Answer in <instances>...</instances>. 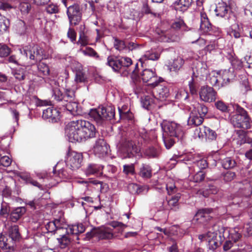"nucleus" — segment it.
Wrapping results in <instances>:
<instances>
[{"label": "nucleus", "mask_w": 252, "mask_h": 252, "mask_svg": "<svg viewBox=\"0 0 252 252\" xmlns=\"http://www.w3.org/2000/svg\"><path fill=\"white\" fill-rule=\"evenodd\" d=\"M53 95L52 96L56 101V106L61 111H68L72 115L78 114V103L75 100L74 92L70 89H66L63 94L59 88L58 83L55 80L50 83Z\"/></svg>", "instance_id": "nucleus-1"}, {"label": "nucleus", "mask_w": 252, "mask_h": 252, "mask_svg": "<svg viewBox=\"0 0 252 252\" xmlns=\"http://www.w3.org/2000/svg\"><path fill=\"white\" fill-rule=\"evenodd\" d=\"M89 115L94 120L97 125L102 126L106 121L114 118L115 109L111 106H99L96 109H91Z\"/></svg>", "instance_id": "nucleus-2"}, {"label": "nucleus", "mask_w": 252, "mask_h": 252, "mask_svg": "<svg viewBox=\"0 0 252 252\" xmlns=\"http://www.w3.org/2000/svg\"><path fill=\"white\" fill-rule=\"evenodd\" d=\"M236 113L231 118V123L235 127L248 129L250 127V121L247 112L238 105L234 106Z\"/></svg>", "instance_id": "nucleus-3"}, {"label": "nucleus", "mask_w": 252, "mask_h": 252, "mask_svg": "<svg viewBox=\"0 0 252 252\" xmlns=\"http://www.w3.org/2000/svg\"><path fill=\"white\" fill-rule=\"evenodd\" d=\"M81 120L71 121L66 126L65 132L70 142H81L85 140V137H81V133L83 131V128L78 126L80 125Z\"/></svg>", "instance_id": "nucleus-4"}, {"label": "nucleus", "mask_w": 252, "mask_h": 252, "mask_svg": "<svg viewBox=\"0 0 252 252\" xmlns=\"http://www.w3.org/2000/svg\"><path fill=\"white\" fill-rule=\"evenodd\" d=\"M163 134L174 137L177 139H182L184 136V131L182 127L174 122L163 121L161 124Z\"/></svg>", "instance_id": "nucleus-5"}, {"label": "nucleus", "mask_w": 252, "mask_h": 252, "mask_svg": "<svg viewBox=\"0 0 252 252\" xmlns=\"http://www.w3.org/2000/svg\"><path fill=\"white\" fill-rule=\"evenodd\" d=\"M120 151L122 158H133L140 150L133 141L126 138L122 140Z\"/></svg>", "instance_id": "nucleus-6"}, {"label": "nucleus", "mask_w": 252, "mask_h": 252, "mask_svg": "<svg viewBox=\"0 0 252 252\" xmlns=\"http://www.w3.org/2000/svg\"><path fill=\"white\" fill-rule=\"evenodd\" d=\"M20 51L21 54L25 56L27 58L29 56L30 60L35 62L41 61L45 57L43 49L37 45L25 46Z\"/></svg>", "instance_id": "nucleus-7"}, {"label": "nucleus", "mask_w": 252, "mask_h": 252, "mask_svg": "<svg viewBox=\"0 0 252 252\" xmlns=\"http://www.w3.org/2000/svg\"><path fill=\"white\" fill-rule=\"evenodd\" d=\"M107 64L115 71H119L121 69L130 66L132 64V60L128 57L117 58L110 56L107 58Z\"/></svg>", "instance_id": "nucleus-8"}, {"label": "nucleus", "mask_w": 252, "mask_h": 252, "mask_svg": "<svg viewBox=\"0 0 252 252\" xmlns=\"http://www.w3.org/2000/svg\"><path fill=\"white\" fill-rule=\"evenodd\" d=\"M83 157L82 154L73 151H69L66 157V164L70 169L75 170L82 164Z\"/></svg>", "instance_id": "nucleus-9"}, {"label": "nucleus", "mask_w": 252, "mask_h": 252, "mask_svg": "<svg viewBox=\"0 0 252 252\" xmlns=\"http://www.w3.org/2000/svg\"><path fill=\"white\" fill-rule=\"evenodd\" d=\"M67 14L70 25L76 26L79 24L82 19V12L78 4H73L67 7Z\"/></svg>", "instance_id": "nucleus-10"}, {"label": "nucleus", "mask_w": 252, "mask_h": 252, "mask_svg": "<svg viewBox=\"0 0 252 252\" xmlns=\"http://www.w3.org/2000/svg\"><path fill=\"white\" fill-rule=\"evenodd\" d=\"M143 82L148 83V85L154 87L162 81V78L158 77L155 71L151 69H145L140 74Z\"/></svg>", "instance_id": "nucleus-11"}, {"label": "nucleus", "mask_w": 252, "mask_h": 252, "mask_svg": "<svg viewBox=\"0 0 252 252\" xmlns=\"http://www.w3.org/2000/svg\"><path fill=\"white\" fill-rule=\"evenodd\" d=\"M88 239L95 238L98 240H108L112 239L113 233L109 228H101L94 229L86 234Z\"/></svg>", "instance_id": "nucleus-12"}, {"label": "nucleus", "mask_w": 252, "mask_h": 252, "mask_svg": "<svg viewBox=\"0 0 252 252\" xmlns=\"http://www.w3.org/2000/svg\"><path fill=\"white\" fill-rule=\"evenodd\" d=\"M80 120V125H79L78 126L83 128V131L81 133V137H85L86 139L94 137L96 133V129L94 125L89 121L83 120Z\"/></svg>", "instance_id": "nucleus-13"}, {"label": "nucleus", "mask_w": 252, "mask_h": 252, "mask_svg": "<svg viewBox=\"0 0 252 252\" xmlns=\"http://www.w3.org/2000/svg\"><path fill=\"white\" fill-rule=\"evenodd\" d=\"M199 95L203 101L212 102L216 99L217 93L212 87L206 86L201 87Z\"/></svg>", "instance_id": "nucleus-14"}, {"label": "nucleus", "mask_w": 252, "mask_h": 252, "mask_svg": "<svg viewBox=\"0 0 252 252\" xmlns=\"http://www.w3.org/2000/svg\"><path fill=\"white\" fill-rule=\"evenodd\" d=\"M108 146L103 139H98L94 146V152L99 157H103L107 154Z\"/></svg>", "instance_id": "nucleus-15"}, {"label": "nucleus", "mask_w": 252, "mask_h": 252, "mask_svg": "<svg viewBox=\"0 0 252 252\" xmlns=\"http://www.w3.org/2000/svg\"><path fill=\"white\" fill-rule=\"evenodd\" d=\"M153 87L155 88L153 93L157 99L163 100L169 96V90L166 86L159 85L158 83Z\"/></svg>", "instance_id": "nucleus-16"}, {"label": "nucleus", "mask_w": 252, "mask_h": 252, "mask_svg": "<svg viewBox=\"0 0 252 252\" xmlns=\"http://www.w3.org/2000/svg\"><path fill=\"white\" fill-rule=\"evenodd\" d=\"M42 117L44 119H49L52 123H55L60 119L59 112L56 109L49 107L43 110Z\"/></svg>", "instance_id": "nucleus-17"}, {"label": "nucleus", "mask_w": 252, "mask_h": 252, "mask_svg": "<svg viewBox=\"0 0 252 252\" xmlns=\"http://www.w3.org/2000/svg\"><path fill=\"white\" fill-rule=\"evenodd\" d=\"M200 29L204 32H207L211 29V24L209 20L206 13L204 11L203 8L200 12Z\"/></svg>", "instance_id": "nucleus-18"}, {"label": "nucleus", "mask_w": 252, "mask_h": 252, "mask_svg": "<svg viewBox=\"0 0 252 252\" xmlns=\"http://www.w3.org/2000/svg\"><path fill=\"white\" fill-rule=\"evenodd\" d=\"M131 78L132 80L131 85L135 94L140 93L142 92V84L138 76L137 75L135 69L132 71Z\"/></svg>", "instance_id": "nucleus-19"}, {"label": "nucleus", "mask_w": 252, "mask_h": 252, "mask_svg": "<svg viewBox=\"0 0 252 252\" xmlns=\"http://www.w3.org/2000/svg\"><path fill=\"white\" fill-rule=\"evenodd\" d=\"M209 213L205 210L198 211L193 218V221L199 223H204L211 219Z\"/></svg>", "instance_id": "nucleus-20"}, {"label": "nucleus", "mask_w": 252, "mask_h": 252, "mask_svg": "<svg viewBox=\"0 0 252 252\" xmlns=\"http://www.w3.org/2000/svg\"><path fill=\"white\" fill-rule=\"evenodd\" d=\"M160 154V148L157 145L149 146L144 152L145 155L150 158H157Z\"/></svg>", "instance_id": "nucleus-21"}, {"label": "nucleus", "mask_w": 252, "mask_h": 252, "mask_svg": "<svg viewBox=\"0 0 252 252\" xmlns=\"http://www.w3.org/2000/svg\"><path fill=\"white\" fill-rule=\"evenodd\" d=\"M217 234L215 232H209L208 233V243L209 249L215 250L220 244L218 240Z\"/></svg>", "instance_id": "nucleus-22"}, {"label": "nucleus", "mask_w": 252, "mask_h": 252, "mask_svg": "<svg viewBox=\"0 0 252 252\" xmlns=\"http://www.w3.org/2000/svg\"><path fill=\"white\" fill-rule=\"evenodd\" d=\"M192 0H178L174 3L176 10L184 12L191 5Z\"/></svg>", "instance_id": "nucleus-23"}, {"label": "nucleus", "mask_w": 252, "mask_h": 252, "mask_svg": "<svg viewBox=\"0 0 252 252\" xmlns=\"http://www.w3.org/2000/svg\"><path fill=\"white\" fill-rule=\"evenodd\" d=\"M219 72L220 73V79L222 80L221 82H220V87L227 85L230 82V81L233 79L234 75L232 72L228 70L220 71Z\"/></svg>", "instance_id": "nucleus-24"}, {"label": "nucleus", "mask_w": 252, "mask_h": 252, "mask_svg": "<svg viewBox=\"0 0 252 252\" xmlns=\"http://www.w3.org/2000/svg\"><path fill=\"white\" fill-rule=\"evenodd\" d=\"M85 230V226L82 223L68 226L66 228V233L67 234H75L82 233Z\"/></svg>", "instance_id": "nucleus-25"}, {"label": "nucleus", "mask_w": 252, "mask_h": 252, "mask_svg": "<svg viewBox=\"0 0 252 252\" xmlns=\"http://www.w3.org/2000/svg\"><path fill=\"white\" fill-rule=\"evenodd\" d=\"M203 121V118L202 116H200L198 114L192 112L188 119V123L189 125L198 126L202 123Z\"/></svg>", "instance_id": "nucleus-26"}, {"label": "nucleus", "mask_w": 252, "mask_h": 252, "mask_svg": "<svg viewBox=\"0 0 252 252\" xmlns=\"http://www.w3.org/2000/svg\"><path fill=\"white\" fill-rule=\"evenodd\" d=\"M220 72H212L209 75L207 79V81L212 86L220 87V82H221V80H220Z\"/></svg>", "instance_id": "nucleus-27"}, {"label": "nucleus", "mask_w": 252, "mask_h": 252, "mask_svg": "<svg viewBox=\"0 0 252 252\" xmlns=\"http://www.w3.org/2000/svg\"><path fill=\"white\" fill-rule=\"evenodd\" d=\"M218 188L213 185H209L205 188L199 191V193L204 197H208L211 194H215L218 192Z\"/></svg>", "instance_id": "nucleus-28"}, {"label": "nucleus", "mask_w": 252, "mask_h": 252, "mask_svg": "<svg viewBox=\"0 0 252 252\" xmlns=\"http://www.w3.org/2000/svg\"><path fill=\"white\" fill-rule=\"evenodd\" d=\"M128 188L130 190L133 189L137 194H144L149 190V187L147 186H139L135 184H129Z\"/></svg>", "instance_id": "nucleus-29"}, {"label": "nucleus", "mask_w": 252, "mask_h": 252, "mask_svg": "<svg viewBox=\"0 0 252 252\" xmlns=\"http://www.w3.org/2000/svg\"><path fill=\"white\" fill-rule=\"evenodd\" d=\"M180 197V194L177 193L168 201V205L171 209L177 211L179 209L178 202Z\"/></svg>", "instance_id": "nucleus-30"}, {"label": "nucleus", "mask_w": 252, "mask_h": 252, "mask_svg": "<svg viewBox=\"0 0 252 252\" xmlns=\"http://www.w3.org/2000/svg\"><path fill=\"white\" fill-rule=\"evenodd\" d=\"M229 7L225 3L222 2L219 3L216 8V12L218 16L224 17L228 13Z\"/></svg>", "instance_id": "nucleus-31"}, {"label": "nucleus", "mask_w": 252, "mask_h": 252, "mask_svg": "<svg viewBox=\"0 0 252 252\" xmlns=\"http://www.w3.org/2000/svg\"><path fill=\"white\" fill-rule=\"evenodd\" d=\"M101 167L97 164H90L86 169L87 175H96L100 173Z\"/></svg>", "instance_id": "nucleus-32"}, {"label": "nucleus", "mask_w": 252, "mask_h": 252, "mask_svg": "<svg viewBox=\"0 0 252 252\" xmlns=\"http://www.w3.org/2000/svg\"><path fill=\"white\" fill-rule=\"evenodd\" d=\"M204 129L207 141L211 142L216 140L217 134L215 131L207 126H206V128H204Z\"/></svg>", "instance_id": "nucleus-33"}, {"label": "nucleus", "mask_w": 252, "mask_h": 252, "mask_svg": "<svg viewBox=\"0 0 252 252\" xmlns=\"http://www.w3.org/2000/svg\"><path fill=\"white\" fill-rule=\"evenodd\" d=\"M37 64L38 72L44 76H48L50 74V68L47 64L44 62L39 61Z\"/></svg>", "instance_id": "nucleus-34"}, {"label": "nucleus", "mask_w": 252, "mask_h": 252, "mask_svg": "<svg viewBox=\"0 0 252 252\" xmlns=\"http://www.w3.org/2000/svg\"><path fill=\"white\" fill-rule=\"evenodd\" d=\"M159 58V55L158 53L151 51H147L146 52L145 55L140 59V61L142 63L143 62L147 60L155 61L158 60Z\"/></svg>", "instance_id": "nucleus-35"}, {"label": "nucleus", "mask_w": 252, "mask_h": 252, "mask_svg": "<svg viewBox=\"0 0 252 252\" xmlns=\"http://www.w3.org/2000/svg\"><path fill=\"white\" fill-rule=\"evenodd\" d=\"M9 26V20L0 14V34L5 32Z\"/></svg>", "instance_id": "nucleus-36"}, {"label": "nucleus", "mask_w": 252, "mask_h": 252, "mask_svg": "<svg viewBox=\"0 0 252 252\" xmlns=\"http://www.w3.org/2000/svg\"><path fill=\"white\" fill-rule=\"evenodd\" d=\"M154 98L153 97L149 95H146L142 98V104L145 108L147 109H151L152 105L154 103Z\"/></svg>", "instance_id": "nucleus-37"}, {"label": "nucleus", "mask_w": 252, "mask_h": 252, "mask_svg": "<svg viewBox=\"0 0 252 252\" xmlns=\"http://www.w3.org/2000/svg\"><path fill=\"white\" fill-rule=\"evenodd\" d=\"M221 164L224 168L229 169L235 166L236 162L231 158L227 157L221 160Z\"/></svg>", "instance_id": "nucleus-38"}, {"label": "nucleus", "mask_w": 252, "mask_h": 252, "mask_svg": "<svg viewBox=\"0 0 252 252\" xmlns=\"http://www.w3.org/2000/svg\"><path fill=\"white\" fill-rule=\"evenodd\" d=\"M68 235L67 233L65 235H63L61 238H58L59 246L61 249H64L68 247L70 243V239L66 235Z\"/></svg>", "instance_id": "nucleus-39"}, {"label": "nucleus", "mask_w": 252, "mask_h": 252, "mask_svg": "<svg viewBox=\"0 0 252 252\" xmlns=\"http://www.w3.org/2000/svg\"><path fill=\"white\" fill-rule=\"evenodd\" d=\"M9 235L12 240H17L20 238V235L17 225H14L11 227L9 230Z\"/></svg>", "instance_id": "nucleus-40"}, {"label": "nucleus", "mask_w": 252, "mask_h": 252, "mask_svg": "<svg viewBox=\"0 0 252 252\" xmlns=\"http://www.w3.org/2000/svg\"><path fill=\"white\" fill-rule=\"evenodd\" d=\"M139 174L143 178H150L152 175L151 167L148 165H143L140 168Z\"/></svg>", "instance_id": "nucleus-41"}, {"label": "nucleus", "mask_w": 252, "mask_h": 252, "mask_svg": "<svg viewBox=\"0 0 252 252\" xmlns=\"http://www.w3.org/2000/svg\"><path fill=\"white\" fill-rule=\"evenodd\" d=\"M87 76L85 73L80 69L76 72L75 80L77 83H84L87 81Z\"/></svg>", "instance_id": "nucleus-42"}, {"label": "nucleus", "mask_w": 252, "mask_h": 252, "mask_svg": "<svg viewBox=\"0 0 252 252\" xmlns=\"http://www.w3.org/2000/svg\"><path fill=\"white\" fill-rule=\"evenodd\" d=\"M216 108L223 113L230 112L229 106L226 104L223 101L219 100L215 103Z\"/></svg>", "instance_id": "nucleus-43"}, {"label": "nucleus", "mask_w": 252, "mask_h": 252, "mask_svg": "<svg viewBox=\"0 0 252 252\" xmlns=\"http://www.w3.org/2000/svg\"><path fill=\"white\" fill-rule=\"evenodd\" d=\"M184 63V59L180 57H178L173 61L172 67L175 71L179 70L182 67Z\"/></svg>", "instance_id": "nucleus-44"}, {"label": "nucleus", "mask_w": 252, "mask_h": 252, "mask_svg": "<svg viewBox=\"0 0 252 252\" xmlns=\"http://www.w3.org/2000/svg\"><path fill=\"white\" fill-rule=\"evenodd\" d=\"M7 241V238L6 237L2 234L0 236V251L7 249L11 250L12 251H14L13 247L11 248L10 246H8V244L6 243Z\"/></svg>", "instance_id": "nucleus-45"}, {"label": "nucleus", "mask_w": 252, "mask_h": 252, "mask_svg": "<svg viewBox=\"0 0 252 252\" xmlns=\"http://www.w3.org/2000/svg\"><path fill=\"white\" fill-rule=\"evenodd\" d=\"M114 45L115 48L118 50H123L126 48V43L123 40L114 38Z\"/></svg>", "instance_id": "nucleus-46"}, {"label": "nucleus", "mask_w": 252, "mask_h": 252, "mask_svg": "<svg viewBox=\"0 0 252 252\" xmlns=\"http://www.w3.org/2000/svg\"><path fill=\"white\" fill-rule=\"evenodd\" d=\"M174 137H170L169 135H165L163 134V139L165 146L167 149H170L175 143Z\"/></svg>", "instance_id": "nucleus-47"}, {"label": "nucleus", "mask_w": 252, "mask_h": 252, "mask_svg": "<svg viewBox=\"0 0 252 252\" xmlns=\"http://www.w3.org/2000/svg\"><path fill=\"white\" fill-rule=\"evenodd\" d=\"M123 173L126 175H133L135 173V168L133 164H125L123 166Z\"/></svg>", "instance_id": "nucleus-48"}, {"label": "nucleus", "mask_w": 252, "mask_h": 252, "mask_svg": "<svg viewBox=\"0 0 252 252\" xmlns=\"http://www.w3.org/2000/svg\"><path fill=\"white\" fill-rule=\"evenodd\" d=\"M198 114L202 118L204 117L208 112L207 107L203 104H197L196 106Z\"/></svg>", "instance_id": "nucleus-49"}, {"label": "nucleus", "mask_w": 252, "mask_h": 252, "mask_svg": "<svg viewBox=\"0 0 252 252\" xmlns=\"http://www.w3.org/2000/svg\"><path fill=\"white\" fill-rule=\"evenodd\" d=\"M204 128H206V126H202L195 128L194 131V136L195 138L198 137L200 139H202L204 137L205 135Z\"/></svg>", "instance_id": "nucleus-50"}, {"label": "nucleus", "mask_w": 252, "mask_h": 252, "mask_svg": "<svg viewBox=\"0 0 252 252\" xmlns=\"http://www.w3.org/2000/svg\"><path fill=\"white\" fill-rule=\"evenodd\" d=\"M10 53V49L5 44H0V57L7 56Z\"/></svg>", "instance_id": "nucleus-51"}, {"label": "nucleus", "mask_w": 252, "mask_h": 252, "mask_svg": "<svg viewBox=\"0 0 252 252\" xmlns=\"http://www.w3.org/2000/svg\"><path fill=\"white\" fill-rule=\"evenodd\" d=\"M82 52L85 55L89 56L90 57L96 58H97L99 57L97 53L91 47L86 48L85 50L82 51Z\"/></svg>", "instance_id": "nucleus-52"}, {"label": "nucleus", "mask_w": 252, "mask_h": 252, "mask_svg": "<svg viewBox=\"0 0 252 252\" xmlns=\"http://www.w3.org/2000/svg\"><path fill=\"white\" fill-rule=\"evenodd\" d=\"M237 27V25H233L229 29V31H228V33L231 36H233L236 38H238L240 36V32L236 30Z\"/></svg>", "instance_id": "nucleus-53"}, {"label": "nucleus", "mask_w": 252, "mask_h": 252, "mask_svg": "<svg viewBox=\"0 0 252 252\" xmlns=\"http://www.w3.org/2000/svg\"><path fill=\"white\" fill-rule=\"evenodd\" d=\"M46 10L49 14H54L58 13L59 9L57 5L52 3L46 7Z\"/></svg>", "instance_id": "nucleus-54"}, {"label": "nucleus", "mask_w": 252, "mask_h": 252, "mask_svg": "<svg viewBox=\"0 0 252 252\" xmlns=\"http://www.w3.org/2000/svg\"><path fill=\"white\" fill-rule=\"evenodd\" d=\"M11 163V159L7 156L1 157L0 156V166L5 167L9 166Z\"/></svg>", "instance_id": "nucleus-55"}, {"label": "nucleus", "mask_w": 252, "mask_h": 252, "mask_svg": "<svg viewBox=\"0 0 252 252\" xmlns=\"http://www.w3.org/2000/svg\"><path fill=\"white\" fill-rule=\"evenodd\" d=\"M230 237L234 242H236L241 238V235L236 230V228H235L231 230Z\"/></svg>", "instance_id": "nucleus-56"}, {"label": "nucleus", "mask_w": 252, "mask_h": 252, "mask_svg": "<svg viewBox=\"0 0 252 252\" xmlns=\"http://www.w3.org/2000/svg\"><path fill=\"white\" fill-rule=\"evenodd\" d=\"M205 178V174L202 171H199L196 173L193 176V181L194 182H200L204 180Z\"/></svg>", "instance_id": "nucleus-57"}, {"label": "nucleus", "mask_w": 252, "mask_h": 252, "mask_svg": "<svg viewBox=\"0 0 252 252\" xmlns=\"http://www.w3.org/2000/svg\"><path fill=\"white\" fill-rule=\"evenodd\" d=\"M88 43V38L83 32L80 33L79 39L77 42V44H80L81 46H84Z\"/></svg>", "instance_id": "nucleus-58"}, {"label": "nucleus", "mask_w": 252, "mask_h": 252, "mask_svg": "<svg viewBox=\"0 0 252 252\" xmlns=\"http://www.w3.org/2000/svg\"><path fill=\"white\" fill-rule=\"evenodd\" d=\"M185 23L183 20L178 19L174 22L172 24V28L176 30H179L184 27Z\"/></svg>", "instance_id": "nucleus-59"}, {"label": "nucleus", "mask_w": 252, "mask_h": 252, "mask_svg": "<svg viewBox=\"0 0 252 252\" xmlns=\"http://www.w3.org/2000/svg\"><path fill=\"white\" fill-rule=\"evenodd\" d=\"M30 8V4L28 3L23 2L20 4V9L23 14H25L28 13Z\"/></svg>", "instance_id": "nucleus-60"}, {"label": "nucleus", "mask_w": 252, "mask_h": 252, "mask_svg": "<svg viewBox=\"0 0 252 252\" xmlns=\"http://www.w3.org/2000/svg\"><path fill=\"white\" fill-rule=\"evenodd\" d=\"M236 175L235 173L231 171H227L223 175V179L226 182H230L234 179Z\"/></svg>", "instance_id": "nucleus-61"}, {"label": "nucleus", "mask_w": 252, "mask_h": 252, "mask_svg": "<svg viewBox=\"0 0 252 252\" xmlns=\"http://www.w3.org/2000/svg\"><path fill=\"white\" fill-rule=\"evenodd\" d=\"M46 229L49 232H55L57 229L55 226V223L53 221L48 222L45 225Z\"/></svg>", "instance_id": "nucleus-62"}, {"label": "nucleus", "mask_w": 252, "mask_h": 252, "mask_svg": "<svg viewBox=\"0 0 252 252\" xmlns=\"http://www.w3.org/2000/svg\"><path fill=\"white\" fill-rule=\"evenodd\" d=\"M67 36L70 38L72 42H74L76 40V33L75 31L71 28H69L68 29L67 32Z\"/></svg>", "instance_id": "nucleus-63"}, {"label": "nucleus", "mask_w": 252, "mask_h": 252, "mask_svg": "<svg viewBox=\"0 0 252 252\" xmlns=\"http://www.w3.org/2000/svg\"><path fill=\"white\" fill-rule=\"evenodd\" d=\"M197 166L200 169H205L208 166L207 160L205 159H201L196 162Z\"/></svg>", "instance_id": "nucleus-64"}]
</instances>
